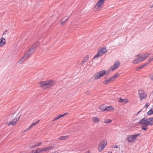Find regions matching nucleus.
<instances>
[{
  "label": "nucleus",
  "instance_id": "obj_1",
  "mask_svg": "<svg viewBox=\"0 0 153 153\" xmlns=\"http://www.w3.org/2000/svg\"><path fill=\"white\" fill-rule=\"evenodd\" d=\"M36 43L33 45L32 47L30 48L25 53L24 56L18 61V62L20 64L22 63L26 59L30 56L33 54L35 50L36 47L37 45H36Z\"/></svg>",
  "mask_w": 153,
  "mask_h": 153
},
{
  "label": "nucleus",
  "instance_id": "obj_2",
  "mask_svg": "<svg viewBox=\"0 0 153 153\" xmlns=\"http://www.w3.org/2000/svg\"><path fill=\"white\" fill-rule=\"evenodd\" d=\"M39 83L41 84V87L44 89H47L55 85V82L53 80H49L47 82L40 81Z\"/></svg>",
  "mask_w": 153,
  "mask_h": 153
},
{
  "label": "nucleus",
  "instance_id": "obj_3",
  "mask_svg": "<svg viewBox=\"0 0 153 153\" xmlns=\"http://www.w3.org/2000/svg\"><path fill=\"white\" fill-rule=\"evenodd\" d=\"M107 73L105 70H102L95 74L92 77V79L94 80L99 79L100 77L103 76Z\"/></svg>",
  "mask_w": 153,
  "mask_h": 153
},
{
  "label": "nucleus",
  "instance_id": "obj_4",
  "mask_svg": "<svg viewBox=\"0 0 153 153\" xmlns=\"http://www.w3.org/2000/svg\"><path fill=\"white\" fill-rule=\"evenodd\" d=\"M107 144V142L106 140L102 141L100 142L98 146L99 151L100 152L102 151L106 146Z\"/></svg>",
  "mask_w": 153,
  "mask_h": 153
},
{
  "label": "nucleus",
  "instance_id": "obj_5",
  "mask_svg": "<svg viewBox=\"0 0 153 153\" xmlns=\"http://www.w3.org/2000/svg\"><path fill=\"white\" fill-rule=\"evenodd\" d=\"M138 93L140 100L145 99L147 96V94L146 93L144 92L143 90H139Z\"/></svg>",
  "mask_w": 153,
  "mask_h": 153
},
{
  "label": "nucleus",
  "instance_id": "obj_6",
  "mask_svg": "<svg viewBox=\"0 0 153 153\" xmlns=\"http://www.w3.org/2000/svg\"><path fill=\"white\" fill-rule=\"evenodd\" d=\"M139 123L141 124H144L145 126L150 125V123L148 120V118L146 119L144 117L139 122Z\"/></svg>",
  "mask_w": 153,
  "mask_h": 153
},
{
  "label": "nucleus",
  "instance_id": "obj_7",
  "mask_svg": "<svg viewBox=\"0 0 153 153\" xmlns=\"http://www.w3.org/2000/svg\"><path fill=\"white\" fill-rule=\"evenodd\" d=\"M120 64V63L119 61L117 60L115 61L113 65L110 68V70L112 71H114L116 69Z\"/></svg>",
  "mask_w": 153,
  "mask_h": 153
},
{
  "label": "nucleus",
  "instance_id": "obj_8",
  "mask_svg": "<svg viewBox=\"0 0 153 153\" xmlns=\"http://www.w3.org/2000/svg\"><path fill=\"white\" fill-rule=\"evenodd\" d=\"M19 114H18L16 116V118L13 119L12 121H11L8 124V126H10V125H14L16 124V122L19 120V119L21 116V115H19L18 116Z\"/></svg>",
  "mask_w": 153,
  "mask_h": 153
},
{
  "label": "nucleus",
  "instance_id": "obj_9",
  "mask_svg": "<svg viewBox=\"0 0 153 153\" xmlns=\"http://www.w3.org/2000/svg\"><path fill=\"white\" fill-rule=\"evenodd\" d=\"M105 1V0H99L95 5L94 9H97L101 8L102 7V4L104 3Z\"/></svg>",
  "mask_w": 153,
  "mask_h": 153
},
{
  "label": "nucleus",
  "instance_id": "obj_10",
  "mask_svg": "<svg viewBox=\"0 0 153 153\" xmlns=\"http://www.w3.org/2000/svg\"><path fill=\"white\" fill-rule=\"evenodd\" d=\"M137 56H138V58H136L133 61V63L137 64L143 61L142 60V56L140 55H137Z\"/></svg>",
  "mask_w": 153,
  "mask_h": 153
},
{
  "label": "nucleus",
  "instance_id": "obj_11",
  "mask_svg": "<svg viewBox=\"0 0 153 153\" xmlns=\"http://www.w3.org/2000/svg\"><path fill=\"white\" fill-rule=\"evenodd\" d=\"M140 134H141L140 133H138L137 134L130 135L131 138V139L130 140H128L130 141V143H133L135 141L137 137L140 135Z\"/></svg>",
  "mask_w": 153,
  "mask_h": 153
},
{
  "label": "nucleus",
  "instance_id": "obj_12",
  "mask_svg": "<svg viewBox=\"0 0 153 153\" xmlns=\"http://www.w3.org/2000/svg\"><path fill=\"white\" fill-rule=\"evenodd\" d=\"M52 148V146H50L48 147H45L41 148V149H39L40 152H43L47 151L48 150L51 149Z\"/></svg>",
  "mask_w": 153,
  "mask_h": 153
},
{
  "label": "nucleus",
  "instance_id": "obj_13",
  "mask_svg": "<svg viewBox=\"0 0 153 153\" xmlns=\"http://www.w3.org/2000/svg\"><path fill=\"white\" fill-rule=\"evenodd\" d=\"M5 39L2 37L0 40V46H4L6 43Z\"/></svg>",
  "mask_w": 153,
  "mask_h": 153
},
{
  "label": "nucleus",
  "instance_id": "obj_14",
  "mask_svg": "<svg viewBox=\"0 0 153 153\" xmlns=\"http://www.w3.org/2000/svg\"><path fill=\"white\" fill-rule=\"evenodd\" d=\"M99 51H100L102 54H105L107 52V50L106 49V47H105L101 48Z\"/></svg>",
  "mask_w": 153,
  "mask_h": 153
},
{
  "label": "nucleus",
  "instance_id": "obj_15",
  "mask_svg": "<svg viewBox=\"0 0 153 153\" xmlns=\"http://www.w3.org/2000/svg\"><path fill=\"white\" fill-rule=\"evenodd\" d=\"M69 17L68 16H66L65 17L63 18L62 20V22L61 23V25H64L66 21L68 19Z\"/></svg>",
  "mask_w": 153,
  "mask_h": 153
},
{
  "label": "nucleus",
  "instance_id": "obj_16",
  "mask_svg": "<svg viewBox=\"0 0 153 153\" xmlns=\"http://www.w3.org/2000/svg\"><path fill=\"white\" fill-rule=\"evenodd\" d=\"M113 81L111 78H109L108 79H106L102 82V83L103 84L106 85L108 84L109 82Z\"/></svg>",
  "mask_w": 153,
  "mask_h": 153
},
{
  "label": "nucleus",
  "instance_id": "obj_17",
  "mask_svg": "<svg viewBox=\"0 0 153 153\" xmlns=\"http://www.w3.org/2000/svg\"><path fill=\"white\" fill-rule=\"evenodd\" d=\"M102 54L100 52V51H98L97 54L94 56V57L93 58V59H95L99 57L101 55H102Z\"/></svg>",
  "mask_w": 153,
  "mask_h": 153
},
{
  "label": "nucleus",
  "instance_id": "obj_18",
  "mask_svg": "<svg viewBox=\"0 0 153 153\" xmlns=\"http://www.w3.org/2000/svg\"><path fill=\"white\" fill-rule=\"evenodd\" d=\"M128 100L126 99H122L120 98L119 100L118 101V102H122L126 103L128 102Z\"/></svg>",
  "mask_w": 153,
  "mask_h": 153
},
{
  "label": "nucleus",
  "instance_id": "obj_19",
  "mask_svg": "<svg viewBox=\"0 0 153 153\" xmlns=\"http://www.w3.org/2000/svg\"><path fill=\"white\" fill-rule=\"evenodd\" d=\"M150 54L149 53H146L144 54L143 56H142V59L143 61L146 58L149 56Z\"/></svg>",
  "mask_w": 153,
  "mask_h": 153
},
{
  "label": "nucleus",
  "instance_id": "obj_20",
  "mask_svg": "<svg viewBox=\"0 0 153 153\" xmlns=\"http://www.w3.org/2000/svg\"><path fill=\"white\" fill-rule=\"evenodd\" d=\"M148 64V63H146L140 66L139 67H138L136 68L135 70L136 71H137L139 69H141L143 67L145 66L146 65H147Z\"/></svg>",
  "mask_w": 153,
  "mask_h": 153
},
{
  "label": "nucleus",
  "instance_id": "obj_21",
  "mask_svg": "<svg viewBox=\"0 0 153 153\" xmlns=\"http://www.w3.org/2000/svg\"><path fill=\"white\" fill-rule=\"evenodd\" d=\"M39 121H40V120H39L36 123H32L28 127V128L27 129V130H28V129H29L30 128L32 127V126L37 124V123H38L39 122Z\"/></svg>",
  "mask_w": 153,
  "mask_h": 153
},
{
  "label": "nucleus",
  "instance_id": "obj_22",
  "mask_svg": "<svg viewBox=\"0 0 153 153\" xmlns=\"http://www.w3.org/2000/svg\"><path fill=\"white\" fill-rule=\"evenodd\" d=\"M68 135L65 136H61L58 138L59 140H63L67 139L68 138Z\"/></svg>",
  "mask_w": 153,
  "mask_h": 153
},
{
  "label": "nucleus",
  "instance_id": "obj_23",
  "mask_svg": "<svg viewBox=\"0 0 153 153\" xmlns=\"http://www.w3.org/2000/svg\"><path fill=\"white\" fill-rule=\"evenodd\" d=\"M100 109L102 111H105L106 110H107L105 106H104L103 105L100 106Z\"/></svg>",
  "mask_w": 153,
  "mask_h": 153
},
{
  "label": "nucleus",
  "instance_id": "obj_24",
  "mask_svg": "<svg viewBox=\"0 0 153 153\" xmlns=\"http://www.w3.org/2000/svg\"><path fill=\"white\" fill-rule=\"evenodd\" d=\"M119 76V74L117 73H116L114 74V75L111 78V79L113 80V81L118 76Z\"/></svg>",
  "mask_w": 153,
  "mask_h": 153
},
{
  "label": "nucleus",
  "instance_id": "obj_25",
  "mask_svg": "<svg viewBox=\"0 0 153 153\" xmlns=\"http://www.w3.org/2000/svg\"><path fill=\"white\" fill-rule=\"evenodd\" d=\"M92 119H93V121L95 123H97L98 122H99V121H100V119L99 118H97L96 117H93L92 118Z\"/></svg>",
  "mask_w": 153,
  "mask_h": 153
},
{
  "label": "nucleus",
  "instance_id": "obj_26",
  "mask_svg": "<svg viewBox=\"0 0 153 153\" xmlns=\"http://www.w3.org/2000/svg\"><path fill=\"white\" fill-rule=\"evenodd\" d=\"M105 108H106L107 109V110H106V111L112 110L114 109V108L111 106H105Z\"/></svg>",
  "mask_w": 153,
  "mask_h": 153
},
{
  "label": "nucleus",
  "instance_id": "obj_27",
  "mask_svg": "<svg viewBox=\"0 0 153 153\" xmlns=\"http://www.w3.org/2000/svg\"><path fill=\"white\" fill-rule=\"evenodd\" d=\"M153 114V109H150L147 112V114L149 115H151Z\"/></svg>",
  "mask_w": 153,
  "mask_h": 153
},
{
  "label": "nucleus",
  "instance_id": "obj_28",
  "mask_svg": "<svg viewBox=\"0 0 153 153\" xmlns=\"http://www.w3.org/2000/svg\"><path fill=\"white\" fill-rule=\"evenodd\" d=\"M148 120L150 123V125H153V117L148 118Z\"/></svg>",
  "mask_w": 153,
  "mask_h": 153
},
{
  "label": "nucleus",
  "instance_id": "obj_29",
  "mask_svg": "<svg viewBox=\"0 0 153 153\" xmlns=\"http://www.w3.org/2000/svg\"><path fill=\"white\" fill-rule=\"evenodd\" d=\"M89 58V57L88 55H87L82 60V61H83L84 62H86L88 60Z\"/></svg>",
  "mask_w": 153,
  "mask_h": 153
},
{
  "label": "nucleus",
  "instance_id": "obj_30",
  "mask_svg": "<svg viewBox=\"0 0 153 153\" xmlns=\"http://www.w3.org/2000/svg\"><path fill=\"white\" fill-rule=\"evenodd\" d=\"M38 150H39V149H37L36 150H33L31 152V153H40V151H38Z\"/></svg>",
  "mask_w": 153,
  "mask_h": 153
},
{
  "label": "nucleus",
  "instance_id": "obj_31",
  "mask_svg": "<svg viewBox=\"0 0 153 153\" xmlns=\"http://www.w3.org/2000/svg\"><path fill=\"white\" fill-rule=\"evenodd\" d=\"M67 114H68V113L67 112H66L63 114L61 115L58 116L57 118L58 119L59 118H60Z\"/></svg>",
  "mask_w": 153,
  "mask_h": 153
},
{
  "label": "nucleus",
  "instance_id": "obj_32",
  "mask_svg": "<svg viewBox=\"0 0 153 153\" xmlns=\"http://www.w3.org/2000/svg\"><path fill=\"white\" fill-rule=\"evenodd\" d=\"M148 127L146 126H143L141 127V129L142 130H147Z\"/></svg>",
  "mask_w": 153,
  "mask_h": 153
},
{
  "label": "nucleus",
  "instance_id": "obj_33",
  "mask_svg": "<svg viewBox=\"0 0 153 153\" xmlns=\"http://www.w3.org/2000/svg\"><path fill=\"white\" fill-rule=\"evenodd\" d=\"M111 120L110 119H107L104 122L106 123H111Z\"/></svg>",
  "mask_w": 153,
  "mask_h": 153
},
{
  "label": "nucleus",
  "instance_id": "obj_34",
  "mask_svg": "<svg viewBox=\"0 0 153 153\" xmlns=\"http://www.w3.org/2000/svg\"><path fill=\"white\" fill-rule=\"evenodd\" d=\"M42 143L41 142H39L37 143H36L35 144V146L36 147L40 146L42 144Z\"/></svg>",
  "mask_w": 153,
  "mask_h": 153
},
{
  "label": "nucleus",
  "instance_id": "obj_35",
  "mask_svg": "<svg viewBox=\"0 0 153 153\" xmlns=\"http://www.w3.org/2000/svg\"><path fill=\"white\" fill-rule=\"evenodd\" d=\"M131 136L130 135L128 137H127L126 138V140L128 141V142L129 143H130V141L129 140H131Z\"/></svg>",
  "mask_w": 153,
  "mask_h": 153
},
{
  "label": "nucleus",
  "instance_id": "obj_36",
  "mask_svg": "<svg viewBox=\"0 0 153 153\" xmlns=\"http://www.w3.org/2000/svg\"><path fill=\"white\" fill-rule=\"evenodd\" d=\"M150 78L152 80L153 79V74H151L149 76Z\"/></svg>",
  "mask_w": 153,
  "mask_h": 153
},
{
  "label": "nucleus",
  "instance_id": "obj_37",
  "mask_svg": "<svg viewBox=\"0 0 153 153\" xmlns=\"http://www.w3.org/2000/svg\"><path fill=\"white\" fill-rule=\"evenodd\" d=\"M153 60V56L151 57H150L149 59V62H150Z\"/></svg>",
  "mask_w": 153,
  "mask_h": 153
},
{
  "label": "nucleus",
  "instance_id": "obj_38",
  "mask_svg": "<svg viewBox=\"0 0 153 153\" xmlns=\"http://www.w3.org/2000/svg\"><path fill=\"white\" fill-rule=\"evenodd\" d=\"M36 147V146H35V144L34 145H32L30 147V149H32V148H33Z\"/></svg>",
  "mask_w": 153,
  "mask_h": 153
},
{
  "label": "nucleus",
  "instance_id": "obj_39",
  "mask_svg": "<svg viewBox=\"0 0 153 153\" xmlns=\"http://www.w3.org/2000/svg\"><path fill=\"white\" fill-rule=\"evenodd\" d=\"M84 63V62L82 60L80 62V65H82V64H83Z\"/></svg>",
  "mask_w": 153,
  "mask_h": 153
},
{
  "label": "nucleus",
  "instance_id": "obj_40",
  "mask_svg": "<svg viewBox=\"0 0 153 153\" xmlns=\"http://www.w3.org/2000/svg\"><path fill=\"white\" fill-rule=\"evenodd\" d=\"M58 119V118H57V117H54V118L53 119V121H54Z\"/></svg>",
  "mask_w": 153,
  "mask_h": 153
},
{
  "label": "nucleus",
  "instance_id": "obj_41",
  "mask_svg": "<svg viewBox=\"0 0 153 153\" xmlns=\"http://www.w3.org/2000/svg\"><path fill=\"white\" fill-rule=\"evenodd\" d=\"M85 94H86L88 95V94H90V92H89V91H86L85 92Z\"/></svg>",
  "mask_w": 153,
  "mask_h": 153
},
{
  "label": "nucleus",
  "instance_id": "obj_42",
  "mask_svg": "<svg viewBox=\"0 0 153 153\" xmlns=\"http://www.w3.org/2000/svg\"><path fill=\"white\" fill-rule=\"evenodd\" d=\"M148 106H149V105H148V104H146V105H145V107L146 108H147L148 107Z\"/></svg>",
  "mask_w": 153,
  "mask_h": 153
},
{
  "label": "nucleus",
  "instance_id": "obj_43",
  "mask_svg": "<svg viewBox=\"0 0 153 153\" xmlns=\"http://www.w3.org/2000/svg\"><path fill=\"white\" fill-rule=\"evenodd\" d=\"M114 148H118V146L117 145H115L114 147Z\"/></svg>",
  "mask_w": 153,
  "mask_h": 153
},
{
  "label": "nucleus",
  "instance_id": "obj_44",
  "mask_svg": "<svg viewBox=\"0 0 153 153\" xmlns=\"http://www.w3.org/2000/svg\"><path fill=\"white\" fill-rule=\"evenodd\" d=\"M142 111V109H141L140 111H139L137 113V114H139V113H140V112H141Z\"/></svg>",
  "mask_w": 153,
  "mask_h": 153
},
{
  "label": "nucleus",
  "instance_id": "obj_45",
  "mask_svg": "<svg viewBox=\"0 0 153 153\" xmlns=\"http://www.w3.org/2000/svg\"><path fill=\"white\" fill-rule=\"evenodd\" d=\"M150 7L151 8L153 7V4L151 5Z\"/></svg>",
  "mask_w": 153,
  "mask_h": 153
},
{
  "label": "nucleus",
  "instance_id": "obj_46",
  "mask_svg": "<svg viewBox=\"0 0 153 153\" xmlns=\"http://www.w3.org/2000/svg\"><path fill=\"white\" fill-rule=\"evenodd\" d=\"M109 74V71H108V72L107 73V75H108V74Z\"/></svg>",
  "mask_w": 153,
  "mask_h": 153
},
{
  "label": "nucleus",
  "instance_id": "obj_47",
  "mask_svg": "<svg viewBox=\"0 0 153 153\" xmlns=\"http://www.w3.org/2000/svg\"><path fill=\"white\" fill-rule=\"evenodd\" d=\"M54 153H59L58 152H57V151L55 152Z\"/></svg>",
  "mask_w": 153,
  "mask_h": 153
},
{
  "label": "nucleus",
  "instance_id": "obj_48",
  "mask_svg": "<svg viewBox=\"0 0 153 153\" xmlns=\"http://www.w3.org/2000/svg\"><path fill=\"white\" fill-rule=\"evenodd\" d=\"M27 130V129H26V130H25L24 131V132L26 131Z\"/></svg>",
  "mask_w": 153,
  "mask_h": 153
},
{
  "label": "nucleus",
  "instance_id": "obj_49",
  "mask_svg": "<svg viewBox=\"0 0 153 153\" xmlns=\"http://www.w3.org/2000/svg\"><path fill=\"white\" fill-rule=\"evenodd\" d=\"M7 31V30H6L4 32H6Z\"/></svg>",
  "mask_w": 153,
  "mask_h": 153
},
{
  "label": "nucleus",
  "instance_id": "obj_50",
  "mask_svg": "<svg viewBox=\"0 0 153 153\" xmlns=\"http://www.w3.org/2000/svg\"><path fill=\"white\" fill-rule=\"evenodd\" d=\"M88 153H88H86H86Z\"/></svg>",
  "mask_w": 153,
  "mask_h": 153
},
{
  "label": "nucleus",
  "instance_id": "obj_51",
  "mask_svg": "<svg viewBox=\"0 0 153 153\" xmlns=\"http://www.w3.org/2000/svg\"><path fill=\"white\" fill-rule=\"evenodd\" d=\"M149 153H150V152H149Z\"/></svg>",
  "mask_w": 153,
  "mask_h": 153
}]
</instances>
